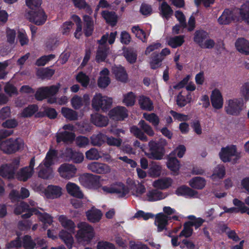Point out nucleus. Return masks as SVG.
Returning <instances> with one entry per match:
<instances>
[{"instance_id": "19", "label": "nucleus", "mask_w": 249, "mask_h": 249, "mask_svg": "<svg viewBox=\"0 0 249 249\" xmlns=\"http://www.w3.org/2000/svg\"><path fill=\"white\" fill-rule=\"evenodd\" d=\"M112 72L118 81L123 82H126L127 81L128 75L124 67L121 65L113 67Z\"/></svg>"}, {"instance_id": "30", "label": "nucleus", "mask_w": 249, "mask_h": 249, "mask_svg": "<svg viewBox=\"0 0 249 249\" xmlns=\"http://www.w3.org/2000/svg\"><path fill=\"white\" fill-rule=\"evenodd\" d=\"M83 20L85 22L84 32L86 37H89L92 35L93 30V21L91 17L88 15H85L83 17Z\"/></svg>"}, {"instance_id": "50", "label": "nucleus", "mask_w": 249, "mask_h": 249, "mask_svg": "<svg viewBox=\"0 0 249 249\" xmlns=\"http://www.w3.org/2000/svg\"><path fill=\"white\" fill-rule=\"evenodd\" d=\"M108 53V49L106 47L99 48L97 52L96 60L97 62H104L106 59Z\"/></svg>"}, {"instance_id": "35", "label": "nucleus", "mask_w": 249, "mask_h": 249, "mask_svg": "<svg viewBox=\"0 0 249 249\" xmlns=\"http://www.w3.org/2000/svg\"><path fill=\"white\" fill-rule=\"evenodd\" d=\"M55 71L49 68H43L38 69L36 74L38 77L42 79H50L54 74Z\"/></svg>"}, {"instance_id": "40", "label": "nucleus", "mask_w": 249, "mask_h": 249, "mask_svg": "<svg viewBox=\"0 0 249 249\" xmlns=\"http://www.w3.org/2000/svg\"><path fill=\"white\" fill-rule=\"evenodd\" d=\"M159 9L162 17L167 20L173 14V11L171 7L165 1L161 3Z\"/></svg>"}, {"instance_id": "7", "label": "nucleus", "mask_w": 249, "mask_h": 249, "mask_svg": "<svg viewBox=\"0 0 249 249\" xmlns=\"http://www.w3.org/2000/svg\"><path fill=\"white\" fill-rule=\"evenodd\" d=\"M58 151L55 149L50 148L47 152L45 159L40 164L39 167L40 170L39 171H47L51 169V166L54 163V160L58 157Z\"/></svg>"}, {"instance_id": "11", "label": "nucleus", "mask_w": 249, "mask_h": 249, "mask_svg": "<svg viewBox=\"0 0 249 249\" xmlns=\"http://www.w3.org/2000/svg\"><path fill=\"white\" fill-rule=\"evenodd\" d=\"M102 189L105 193L116 194L119 197H124L128 193L127 188L120 182L103 186Z\"/></svg>"}, {"instance_id": "61", "label": "nucleus", "mask_w": 249, "mask_h": 249, "mask_svg": "<svg viewBox=\"0 0 249 249\" xmlns=\"http://www.w3.org/2000/svg\"><path fill=\"white\" fill-rule=\"evenodd\" d=\"M186 147L183 144H180L173 151H172L170 154L173 155L175 157L177 155L178 158H181L183 157L185 152H186Z\"/></svg>"}, {"instance_id": "26", "label": "nucleus", "mask_w": 249, "mask_h": 249, "mask_svg": "<svg viewBox=\"0 0 249 249\" xmlns=\"http://www.w3.org/2000/svg\"><path fill=\"white\" fill-rule=\"evenodd\" d=\"M86 216L90 222L96 223L101 219L102 213L100 210L92 207L86 212Z\"/></svg>"}, {"instance_id": "32", "label": "nucleus", "mask_w": 249, "mask_h": 249, "mask_svg": "<svg viewBox=\"0 0 249 249\" xmlns=\"http://www.w3.org/2000/svg\"><path fill=\"white\" fill-rule=\"evenodd\" d=\"M20 164V159H14L11 163L2 164L0 166V171H17Z\"/></svg>"}, {"instance_id": "27", "label": "nucleus", "mask_w": 249, "mask_h": 249, "mask_svg": "<svg viewBox=\"0 0 249 249\" xmlns=\"http://www.w3.org/2000/svg\"><path fill=\"white\" fill-rule=\"evenodd\" d=\"M91 122L98 127H104L108 124V119L107 116L96 113L91 115Z\"/></svg>"}, {"instance_id": "29", "label": "nucleus", "mask_w": 249, "mask_h": 249, "mask_svg": "<svg viewBox=\"0 0 249 249\" xmlns=\"http://www.w3.org/2000/svg\"><path fill=\"white\" fill-rule=\"evenodd\" d=\"M138 103L142 110L150 111L154 109L153 102L148 97L144 95L140 96Z\"/></svg>"}, {"instance_id": "31", "label": "nucleus", "mask_w": 249, "mask_h": 249, "mask_svg": "<svg viewBox=\"0 0 249 249\" xmlns=\"http://www.w3.org/2000/svg\"><path fill=\"white\" fill-rule=\"evenodd\" d=\"M66 189L68 193L72 196L79 198H82L84 196L80 188L74 183H68L66 185Z\"/></svg>"}, {"instance_id": "51", "label": "nucleus", "mask_w": 249, "mask_h": 249, "mask_svg": "<svg viewBox=\"0 0 249 249\" xmlns=\"http://www.w3.org/2000/svg\"><path fill=\"white\" fill-rule=\"evenodd\" d=\"M190 95H188L185 97L182 95L181 92L178 93L177 95L176 102L178 106L180 107L185 106L188 103L190 102L191 98L190 97Z\"/></svg>"}, {"instance_id": "63", "label": "nucleus", "mask_w": 249, "mask_h": 249, "mask_svg": "<svg viewBox=\"0 0 249 249\" xmlns=\"http://www.w3.org/2000/svg\"><path fill=\"white\" fill-rule=\"evenodd\" d=\"M175 16L179 21V24L183 28H185L187 27V23L186 18L184 15L181 11L178 10L175 12Z\"/></svg>"}, {"instance_id": "37", "label": "nucleus", "mask_w": 249, "mask_h": 249, "mask_svg": "<svg viewBox=\"0 0 249 249\" xmlns=\"http://www.w3.org/2000/svg\"><path fill=\"white\" fill-rule=\"evenodd\" d=\"M184 42V36L179 35L170 37L167 44L172 48H177L181 46Z\"/></svg>"}, {"instance_id": "59", "label": "nucleus", "mask_w": 249, "mask_h": 249, "mask_svg": "<svg viewBox=\"0 0 249 249\" xmlns=\"http://www.w3.org/2000/svg\"><path fill=\"white\" fill-rule=\"evenodd\" d=\"M25 2L30 10H35L40 8L42 0H25Z\"/></svg>"}, {"instance_id": "17", "label": "nucleus", "mask_w": 249, "mask_h": 249, "mask_svg": "<svg viewBox=\"0 0 249 249\" xmlns=\"http://www.w3.org/2000/svg\"><path fill=\"white\" fill-rule=\"evenodd\" d=\"M79 180L83 186L90 187L94 186L98 182V178L92 174L85 173L79 177Z\"/></svg>"}, {"instance_id": "10", "label": "nucleus", "mask_w": 249, "mask_h": 249, "mask_svg": "<svg viewBox=\"0 0 249 249\" xmlns=\"http://www.w3.org/2000/svg\"><path fill=\"white\" fill-rule=\"evenodd\" d=\"M36 191L44 194L48 198H56L62 195V188L58 186L49 185L46 189H43L42 186L39 185L36 189Z\"/></svg>"}, {"instance_id": "21", "label": "nucleus", "mask_w": 249, "mask_h": 249, "mask_svg": "<svg viewBox=\"0 0 249 249\" xmlns=\"http://www.w3.org/2000/svg\"><path fill=\"white\" fill-rule=\"evenodd\" d=\"M234 20L233 12L229 9H225L217 20L220 25H228Z\"/></svg>"}, {"instance_id": "8", "label": "nucleus", "mask_w": 249, "mask_h": 249, "mask_svg": "<svg viewBox=\"0 0 249 249\" xmlns=\"http://www.w3.org/2000/svg\"><path fill=\"white\" fill-rule=\"evenodd\" d=\"M243 104V98L230 99L228 106L225 107V111L229 115L237 116L242 110Z\"/></svg>"}, {"instance_id": "47", "label": "nucleus", "mask_w": 249, "mask_h": 249, "mask_svg": "<svg viewBox=\"0 0 249 249\" xmlns=\"http://www.w3.org/2000/svg\"><path fill=\"white\" fill-rule=\"evenodd\" d=\"M132 32L137 37L141 39L143 42L147 41V36L146 33L139 26H134L131 28Z\"/></svg>"}, {"instance_id": "3", "label": "nucleus", "mask_w": 249, "mask_h": 249, "mask_svg": "<svg viewBox=\"0 0 249 249\" xmlns=\"http://www.w3.org/2000/svg\"><path fill=\"white\" fill-rule=\"evenodd\" d=\"M24 144V142L21 139L11 138L1 142L0 150L5 154H12L23 148Z\"/></svg>"}, {"instance_id": "9", "label": "nucleus", "mask_w": 249, "mask_h": 249, "mask_svg": "<svg viewBox=\"0 0 249 249\" xmlns=\"http://www.w3.org/2000/svg\"><path fill=\"white\" fill-rule=\"evenodd\" d=\"M27 17L30 22L38 26L44 24L47 18L44 11L41 8L29 11Z\"/></svg>"}, {"instance_id": "44", "label": "nucleus", "mask_w": 249, "mask_h": 249, "mask_svg": "<svg viewBox=\"0 0 249 249\" xmlns=\"http://www.w3.org/2000/svg\"><path fill=\"white\" fill-rule=\"evenodd\" d=\"M38 109V106L35 104L29 105L23 109L21 112V115L22 117L28 118L32 116Z\"/></svg>"}, {"instance_id": "39", "label": "nucleus", "mask_w": 249, "mask_h": 249, "mask_svg": "<svg viewBox=\"0 0 249 249\" xmlns=\"http://www.w3.org/2000/svg\"><path fill=\"white\" fill-rule=\"evenodd\" d=\"M61 113L66 119L70 121H75L78 119L77 113L75 111L68 107H62Z\"/></svg>"}, {"instance_id": "33", "label": "nucleus", "mask_w": 249, "mask_h": 249, "mask_svg": "<svg viewBox=\"0 0 249 249\" xmlns=\"http://www.w3.org/2000/svg\"><path fill=\"white\" fill-rule=\"evenodd\" d=\"M101 14L107 23L112 26L116 24L118 17L115 12L105 10L102 11Z\"/></svg>"}, {"instance_id": "25", "label": "nucleus", "mask_w": 249, "mask_h": 249, "mask_svg": "<svg viewBox=\"0 0 249 249\" xmlns=\"http://www.w3.org/2000/svg\"><path fill=\"white\" fill-rule=\"evenodd\" d=\"M73 233L65 229L61 230L59 233V237L69 249L72 248L74 242L73 238L72 236V233Z\"/></svg>"}, {"instance_id": "1", "label": "nucleus", "mask_w": 249, "mask_h": 249, "mask_svg": "<svg viewBox=\"0 0 249 249\" xmlns=\"http://www.w3.org/2000/svg\"><path fill=\"white\" fill-rule=\"evenodd\" d=\"M167 145V141L160 139L158 141L151 140L148 142L149 150L147 156L152 160H160L165 153V146Z\"/></svg>"}, {"instance_id": "20", "label": "nucleus", "mask_w": 249, "mask_h": 249, "mask_svg": "<svg viewBox=\"0 0 249 249\" xmlns=\"http://www.w3.org/2000/svg\"><path fill=\"white\" fill-rule=\"evenodd\" d=\"M168 216L163 213H159L155 216V224L157 227L159 232H161L166 229L168 224Z\"/></svg>"}, {"instance_id": "54", "label": "nucleus", "mask_w": 249, "mask_h": 249, "mask_svg": "<svg viewBox=\"0 0 249 249\" xmlns=\"http://www.w3.org/2000/svg\"><path fill=\"white\" fill-rule=\"evenodd\" d=\"M138 125L141 127L144 132L147 134L149 136H153L154 135V132L152 129L151 126L146 123L143 120H141Z\"/></svg>"}, {"instance_id": "42", "label": "nucleus", "mask_w": 249, "mask_h": 249, "mask_svg": "<svg viewBox=\"0 0 249 249\" xmlns=\"http://www.w3.org/2000/svg\"><path fill=\"white\" fill-rule=\"evenodd\" d=\"M239 13L242 20L249 24V1L242 5L239 9Z\"/></svg>"}, {"instance_id": "6", "label": "nucleus", "mask_w": 249, "mask_h": 249, "mask_svg": "<svg viewBox=\"0 0 249 249\" xmlns=\"http://www.w3.org/2000/svg\"><path fill=\"white\" fill-rule=\"evenodd\" d=\"M112 99L103 96L101 93H96L92 100V107L96 111L100 109L104 111L108 110L111 107Z\"/></svg>"}, {"instance_id": "55", "label": "nucleus", "mask_w": 249, "mask_h": 249, "mask_svg": "<svg viewBox=\"0 0 249 249\" xmlns=\"http://www.w3.org/2000/svg\"><path fill=\"white\" fill-rule=\"evenodd\" d=\"M55 57V55L53 54L42 56L36 60L35 64L37 66H43Z\"/></svg>"}, {"instance_id": "56", "label": "nucleus", "mask_w": 249, "mask_h": 249, "mask_svg": "<svg viewBox=\"0 0 249 249\" xmlns=\"http://www.w3.org/2000/svg\"><path fill=\"white\" fill-rule=\"evenodd\" d=\"M136 96L132 92H129L124 96L123 102L127 107H132L135 103Z\"/></svg>"}, {"instance_id": "49", "label": "nucleus", "mask_w": 249, "mask_h": 249, "mask_svg": "<svg viewBox=\"0 0 249 249\" xmlns=\"http://www.w3.org/2000/svg\"><path fill=\"white\" fill-rule=\"evenodd\" d=\"M130 131L137 138L142 141L147 142L148 140L147 136L144 132L136 125H133L130 128Z\"/></svg>"}, {"instance_id": "2", "label": "nucleus", "mask_w": 249, "mask_h": 249, "mask_svg": "<svg viewBox=\"0 0 249 249\" xmlns=\"http://www.w3.org/2000/svg\"><path fill=\"white\" fill-rule=\"evenodd\" d=\"M77 227L78 229L75 237L80 243L89 244L95 236L93 228L85 222H79Z\"/></svg>"}, {"instance_id": "64", "label": "nucleus", "mask_w": 249, "mask_h": 249, "mask_svg": "<svg viewBox=\"0 0 249 249\" xmlns=\"http://www.w3.org/2000/svg\"><path fill=\"white\" fill-rule=\"evenodd\" d=\"M240 94L246 101L249 100V82H246L242 86Z\"/></svg>"}, {"instance_id": "24", "label": "nucleus", "mask_w": 249, "mask_h": 249, "mask_svg": "<svg viewBox=\"0 0 249 249\" xmlns=\"http://www.w3.org/2000/svg\"><path fill=\"white\" fill-rule=\"evenodd\" d=\"M167 196V194L160 191L152 189L146 194V199L149 201H156L164 199Z\"/></svg>"}, {"instance_id": "41", "label": "nucleus", "mask_w": 249, "mask_h": 249, "mask_svg": "<svg viewBox=\"0 0 249 249\" xmlns=\"http://www.w3.org/2000/svg\"><path fill=\"white\" fill-rule=\"evenodd\" d=\"M189 184L193 188L202 189L205 187L206 182L203 178L197 177L191 179L189 182Z\"/></svg>"}, {"instance_id": "22", "label": "nucleus", "mask_w": 249, "mask_h": 249, "mask_svg": "<svg viewBox=\"0 0 249 249\" xmlns=\"http://www.w3.org/2000/svg\"><path fill=\"white\" fill-rule=\"evenodd\" d=\"M58 220L65 230H67L71 232H75L76 225L72 220L68 218L64 215H59Z\"/></svg>"}, {"instance_id": "45", "label": "nucleus", "mask_w": 249, "mask_h": 249, "mask_svg": "<svg viewBox=\"0 0 249 249\" xmlns=\"http://www.w3.org/2000/svg\"><path fill=\"white\" fill-rule=\"evenodd\" d=\"M107 135L99 133L96 135H93L91 137V142L94 146H101L106 141Z\"/></svg>"}, {"instance_id": "53", "label": "nucleus", "mask_w": 249, "mask_h": 249, "mask_svg": "<svg viewBox=\"0 0 249 249\" xmlns=\"http://www.w3.org/2000/svg\"><path fill=\"white\" fill-rule=\"evenodd\" d=\"M76 79L84 88L87 87L89 83V77L82 71L78 73L76 76Z\"/></svg>"}, {"instance_id": "16", "label": "nucleus", "mask_w": 249, "mask_h": 249, "mask_svg": "<svg viewBox=\"0 0 249 249\" xmlns=\"http://www.w3.org/2000/svg\"><path fill=\"white\" fill-rule=\"evenodd\" d=\"M212 105L215 109H219L222 107L223 99L220 91L217 89H214L211 96Z\"/></svg>"}, {"instance_id": "46", "label": "nucleus", "mask_w": 249, "mask_h": 249, "mask_svg": "<svg viewBox=\"0 0 249 249\" xmlns=\"http://www.w3.org/2000/svg\"><path fill=\"white\" fill-rule=\"evenodd\" d=\"M108 166L104 163L98 162H92L88 164V169L91 171H107Z\"/></svg>"}, {"instance_id": "12", "label": "nucleus", "mask_w": 249, "mask_h": 249, "mask_svg": "<svg viewBox=\"0 0 249 249\" xmlns=\"http://www.w3.org/2000/svg\"><path fill=\"white\" fill-rule=\"evenodd\" d=\"M108 115L112 120L123 121L128 117V110L125 107L118 106L111 109Z\"/></svg>"}, {"instance_id": "34", "label": "nucleus", "mask_w": 249, "mask_h": 249, "mask_svg": "<svg viewBox=\"0 0 249 249\" xmlns=\"http://www.w3.org/2000/svg\"><path fill=\"white\" fill-rule=\"evenodd\" d=\"M209 37L208 33L203 30H197L194 36V41L199 46H201L204 41Z\"/></svg>"}, {"instance_id": "18", "label": "nucleus", "mask_w": 249, "mask_h": 249, "mask_svg": "<svg viewBox=\"0 0 249 249\" xmlns=\"http://www.w3.org/2000/svg\"><path fill=\"white\" fill-rule=\"evenodd\" d=\"M175 194L178 196H182L186 197L194 198H197L199 197V195L197 192L184 185L178 187L175 191Z\"/></svg>"}, {"instance_id": "13", "label": "nucleus", "mask_w": 249, "mask_h": 249, "mask_svg": "<svg viewBox=\"0 0 249 249\" xmlns=\"http://www.w3.org/2000/svg\"><path fill=\"white\" fill-rule=\"evenodd\" d=\"M0 176L8 179L16 176L18 180L25 181L32 177V172H0Z\"/></svg>"}, {"instance_id": "57", "label": "nucleus", "mask_w": 249, "mask_h": 249, "mask_svg": "<svg viewBox=\"0 0 249 249\" xmlns=\"http://www.w3.org/2000/svg\"><path fill=\"white\" fill-rule=\"evenodd\" d=\"M74 25V23L71 21L64 22L61 26V33L63 35H69L71 29Z\"/></svg>"}, {"instance_id": "48", "label": "nucleus", "mask_w": 249, "mask_h": 249, "mask_svg": "<svg viewBox=\"0 0 249 249\" xmlns=\"http://www.w3.org/2000/svg\"><path fill=\"white\" fill-rule=\"evenodd\" d=\"M30 193L28 190L24 188L21 189L20 195L18 194V193L15 190H13L10 193V196L13 199H17L18 198L24 199L28 197Z\"/></svg>"}, {"instance_id": "14", "label": "nucleus", "mask_w": 249, "mask_h": 249, "mask_svg": "<svg viewBox=\"0 0 249 249\" xmlns=\"http://www.w3.org/2000/svg\"><path fill=\"white\" fill-rule=\"evenodd\" d=\"M173 180L167 177L159 178L152 183V186L158 189L164 190L172 186Z\"/></svg>"}, {"instance_id": "4", "label": "nucleus", "mask_w": 249, "mask_h": 249, "mask_svg": "<svg viewBox=\"0 0 249 249\" xmlns=\"http://www.w3.org/2000/svg\"><path fill=\"white\" fill-rule=\"evenodd\" d=\"M219 155L224 162L231 161L233 159V162L235 163L240 158V153L237 151L236 145L233 144L222 147Z\"/></svg>"}, {"instance_id": "60", "label": "nucleus", "mask_w": 249, "mask_h": 249, "mask_svg": "<svg viewBox=\"0 0 249 249\" xmlns=\"http://www.w3.org/2000/svg\"><path fill=\"white\" fill-rule=\"evenodd\" d=\"M35 98L37 101H42L48 97L45 87L37 89L35 94Z\"/></svg>"}, {"instance_id": "38", "label": "nucleus", "mask_w": 249, "mask_h": 249, "mask_svg": "<svg viewBox=\"0 0 249 249\" xmlns=\"http://www.w3.org/2000/svg\"><path fill=\"white\" fill-rule=\"evenodd\" d=\"M123 55L126 61L131 64H134L137 59V53L132 49H126L123 52Z\"/></svg>"}, {"instance_id": "58", "label": "nucleus", "mask_w": 249, "mask_h": 249, "mask_svg": "<svg viewBox=\"0 0 249 249\" xmlns=\"http://www.w3.org/2000/svg\"><path fill=\"white\" fill-rule=\"evenodd\" d=\"M4 92L9 96H12L13 95H18V93L17 88L12 84L7 83L4 86Z\"/></svg>"}, {"instance_id": "23", "label": "nucleus", "mask_w": 249, "mask_h": 249, "mask_svg": "<svg viewBox=\"0 0 249 249\" xmlns=\"http://www.w3.org/2000/svg\"><path fill=\"white\" fill-rule=\"evenodd\" d=\"M237 50L240 53L249 55V41L243 37L238 38L235 43Z\"/></svg>"}, {"instance_id": "5", "label": "nucleus", "mask_w": 249, "mask_h": 249, "mask_svg": "<svg viewBox=\"0 0 249 249\" xmlns=\"http://www.w3.org/2000/svg\"><path fill=\"white\" fill-rule=\"evenodd\" d=\"M30 204L28 205L29 208L33 210H28V213L22 214V217L23 218H27L31 216V215L35 214L36 215L39 220L42 221L44 224H48L51 225L53 222V218L47 213L44 212L42 209H40L41 211L36 209V203L32 200L30 201Z\"/></svg>"}, {"instance_id": "52", "label": "nucleus", "mask_w": 249, "mask_h": 249, "mask_svg": "<svg viewBox=\"0 0 249 249\" xmlns=\"http://www.w3.org/2000/svg\"><path fill=\"white\" fill-rule=\"evenodd\" d=\"M143 116L145 120L151 123L155 127H156L159 125L160 123V119L156 114L154 113L148 114L144 113Z\"/></svg>"}, {"instance_id": "62", "label": "nucleus", "mask_w": 249, "mask_h": 249, "mask_svg": "<svg viewBox=\"0 0 249 249\" xmlns=\"http://www.w3.org/2000/svg\"><path fill=\"white\" fill-rule=\"evenodd\" d=\"M188 218L190 220L188 222L189 224H190L191 226H195L196 228L199 227L204 221L202 219L200 218H196L193 215L188 216Z\"/></svg>"}, {"instance_id": "36", "label": "nucleus", "mask_w": 249, "mask_h": 249, "mask_svg": "<svg viewBox=\"0 0 249 249\" xmlns=\"http://www.w3.org/2000/svg\"><path fill=\"white\" fill-rule=\"evenodd\" d=\"M164 58L160 57V54H158V53H153L150 58L149 64L150 68L152 70H156L161 66L162 61L163 60Z\"/></svg>"}, {"instance_id": "28", "label": "nucleus", "mask_w": 249, "mask_h": 249, "mask_svg": "<svg viewBox=\"0 0 249 249\" xmlns=\"http://www.w3.org/2000/svg\"><path fill=\"white\" fill-rule=\"evenodd\" d=\"M167 160L166 165L170 171H179L181 165L180 161L176 157L169 154Z\"/></svg>"}, {"instance_id": "43", "label": "nucleus", "mask_w": 249, "mask_h": 249, "mask_svg": "<svg viewBox=\"0 0 249 249\" xmlns=\"http://www.w3.org/2000/svg\"><path fill=\"white\" fill-rule=\"evenodd\" d=\"M131 190L133 195L136 196H140L145 192L146 188L142 184L138 183V184H136L135 182L132 181Z\"/></svg>"}, {"instance_id": "15", "label": "nucleus", "mask_w": 249, "mask_h": 249, "mask_svg": "<svg viewBox=\"0 0 249 249\" xmlns=\"http://www.w3.org/2000/svg\"><path fill=\"white\" fill-rule=\"evenodd\" d=\"M55 137L56 142L57 143H60L61 142L64 143H68L72 142L74 140L75 135L73 132L64 131L57 132Z\"/></svg>"}]
</instances>
